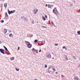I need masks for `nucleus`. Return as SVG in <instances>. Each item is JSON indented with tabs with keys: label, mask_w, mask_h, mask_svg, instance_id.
Instances as JSON below:
<instances>
[{
	"label": "nucleus",
	"mask_w": 80,
	"mask_h": 80,
	"mask_svg": "<svg viewBox=\"0 0 80 80\" xmlns=\"http://www.w3.org/2000/svg\"><path fill=\"white\" fill-rule=\"evenodd\" d=\"M55 73H56V74H58V72H56Z\"/></svg>",
	"instance_id": "48"
},
{
	"label": "nucleus",
	"mask_w": 80,
	"mask_h": 80,
	"mask_svg": "<svg viewBox=\"0 0 80 80\" xmlns=\"http://www.w3.org/2000/svg\"><path fill=\"white\" fill-rule=\"evenodd\" d=\"M52 74H53V73H55V71H52Z\"/></svg>",
	"instance_id": "39"
},
{
	"label": "nucleus",
	"mask_w": 80,
	"mask_h": 80,
	"mask_svg": "<svg viewBox=\"0 0 80 80\" xmlns=\"http://www.w3.org/2000/svg\"><path fill=\"white\" fill-rule=\"evenodd\" d=\"M8 11H10L9 10H8Z\"/></svg>",
	"instance_id": "53"
},
{
	"label": "nucleus",
	"mask_w": 80,
	"mask_h": 80,
	"mask_svg": "<svg viewBox=\"0 0 80 80\" xmlns=\"http://www.w3.org/2000/svg\"><path fill=\"white\" fill-rule=\"evenodd\" d=\"M52 12L54 13V14H56V15H57L58 14V11L57 10V8H55L53 9Z\"/></svg>",
	"instance_id": "1"
},
{
	"label": "nucleus",
	"mask_w": 80,
	"mask_h": 80,
	"mask_svg": "<svg viewBox=\"0 0 80 80\" xmlns=\"http://www.w3.org/2000/svg\"><path fill=\"white\" fill-rule=\"evenodd\" d=\"M42 28H47V27L46 26H42Z\"/></svg>",
	"instance_id": "20"
},
{
	"label": "nucleus",
	"mask_w": 80,
	"mask_h": 80,
	"mask_svg": "<svg viewBox=\"0 0 80 80\" xmlns=\"http://www.w3.org/2000/svg\"><path fill=\"white\" fill-rule=\"evenodd\" d=\"M42 20H44L45 21V20H46V18H45V17H42Z\"/></svg>",
	"instance_id": "13"
},
{
	"label": "nucleus",
	"mask_w": 80,
	"mask_h": 80,
	"mask_svg": "<svg viewBox=\"0 0 80 80\" xmlns=\"http://www.w3.org/2000/svg\"><path fill=\"white\" fill-rule=\"evenodd\" d=\"M48 72L49 73H50V74H52V71H48Z\"/></svg>",
	"instance_id": "10"
},
{
	"label": "nucleus",
	"mask_w": 80,
	"mask_h": 80,
	"mask_svg": "<svg viewBox=\"0 0 80 80\" xmlns=\"http://www.w3.org/2000/svg\"><path fill=\"white\" fill-rule=\"evenodd\" d=\"M46 7H47L48 6V5L47 4L46 5Z\"/></svg>",
	"instance_id": "51"
},
{
	"label": "nucleus",
	"mask_w": 80,
	"mask_h": 80,
	"mask_svg": "<svg viewBox=\"0 0 80 80\" xmlns=\"http://www.w3.org/2000/svg\"><path fill=\"white\" fill-rule=\"evenodd\" d=\"M13 13V11H11V14Z\"/></svg>",
	"instance_id": "41"
},
{
	"label": "nucleus",
	"mask_w": 80,
	"mask_h": 80,
	"mask_svg": "<svg viewBox=\"0 0 80 80\" xmlns=\"http://www.w3.org/2000/svg\"><path fill=\"white\" fill-rule=\"evenodd\" d=\"M5 17H7V18L8 17V14H7V12H5Z\"/></svg>",
	"instance_id": "7"
},
{
	"label": "nucleus",
	"mask_w": 80,
	"mask_h": 80,
	"mask_svg": "<svg viewBox=\"0 0 80 80\" xmlns=\"http://www.w3.org/2000/svg\"><path fill=\"white\" fill-rule=\"evenodd\" d=\"M8 13L9 15H10L11 14V11H8Z\"/></svg>",
	"instance_id": "12"
},
{
	"label": "nucleus",
	"mask_w": 80,
	"mask_h": 80,
	"mask_svg": "<svg viewBox=\"0 0 80 80\" xmlns=\"http://www.w3.org/2000/svg\"><path fill=\"white\" fill-rule=\"evenodd\" d=\"M73 57H75L73 56Z\"/></svg>",
	"instance_id": "62"
},
{
	"label": "nucleus",
	"mask_w": 80,
	"mask_h": 80,
	"mask_svg": "<svg viewBox=\"0 0 80 80\" xmlns=\"http://www.w3.org/2000/svg\"><path fill=\"white\" fill-rule=\"evenodd\" d=\"M24 18V17L23 16H21V19H22V20H23Z\"/></svg>",
	"instance_id": "21"
},
{
	"label": "nucleus",
	"mask_w": 80,
	"mask_h": 80,
	"mask_svg": "<svg viewBox=\"0 0 80 80\" xmlns=\"http://www.w3.org/2000/svg\"><path fill=\"white\" fill-rule=\"evenodd\" d=\"M2 6H3V5L2 4V6H1V7H2Z\"/></svg>",
	"instance_id": "52"
},
{
	"label": "nucleus",
	"mask_w": 80,
	"mask_h": 80,
	"mask_svg": "<svg viewBox=\"0 0 80 80\" xmlns=\"http://www.w3.org/2000/svg\"><path fill=\"white\" fill-rule=\"evenodd\" d=\"M58 43L55 44V46H58Z\"/></svg>",
	"instance_id": "33"
},
{
	"label": "nucleus",
	"mask_w": 80,
	"mask_h": 80,
	"mask_svg": "<svg viewBox=\"0 0 80 80\" xmlns=\"http://www.w3.org/2000/svg\"><path fill=\"white\" fill-rule=\"evenodd\" d=\"M65 58L66 59V60H68V58H67V57H66V58Z\"/></svg>",
	"instance_id": "32"
},
{
	"label": "nucleus",
	"mask_w": 80,
	"mask_h": 80,
	"mask_svg": "<svg viewBox=\"0 0 80 80\" xmlns=\"http://www.w3.org/2000/svg\"><path fill=\"white\" fill-rule=\"evenodd\" d=\"M36 11L37 12V10H36Z\"/></svg>",
	"instance_id": "63"
},
{
	"label": "nucleus",
	"mask_w": 80,
	"mask_h": 80,
	"mask_svg": "<svg viewBox=\"0 0 80 80\" xmlns=\"http://www.w3.org/2000/svg\"><path fill=\"white\" fill-rule=\"evenodd\" d=\"M18 50H20V47H19L18 48Z\"/></svg>",
	"instance_id": "38"
},
{
	"label": "nucleus",
	"mask_w": 80,
	"mask_h": 80,
	"mask_svg": "<svg viewBox=\"0 0 80 80\" xmlns=\"http://www.w3.org/2000/svg\"><path fill=\"white\" fill-rule=\"evenodd\" d=\"M47 65H45L44 67L45 68H47Z\"/></svg>",
	"instance_id": "30"
},
{
	"label": "nucleus",
	"mask_w": 80,
	"mask_h": 80,
	"mask_svg": "<svg viewBox=\"0 0 80 80\" xmlns=\"http://www.w3.org/2000/svg\"><path fill=\"white\" fill-rule=\"evenodd\" d=\"M0 43H2V41H0Z\"/></svg>",
	"instance_id": "55"
},
{
	"label": "nucleus",
	"mask_w": 80,
	"mask_h": 80,
	"mask_svg": "<svg viewBox=\"0 0 80 80\" xmlns=\"http://www.w3.org/2000/svg\"><path fill=\"white\" fill-rule=\"evenodd\" d=\"M45 41H44V42H44V45H45Z\"/></svg>",
	"instance_id": "45"
},
{
	"label": "nucleus",
	"mask_w": 80,
	"mask_h": 80,
	"mask_svg": "<svg viewBox=\"0 0 80 80\" xmlns=\"http://www.w3.org/2000/svg\"><path fill=\"white\" fill-rule=\"evenodd\" d=\"M50 7H52V5H50Z\"/></svg>",
	"instance_id": "50"
},
{
	"label": "nucleus",
	"mask_w": 80,
	"mask_h": 80,
	"mask_svg": "<svg viewBox=\"0 0 80 80\" xmlns=\"http://www.w3.org/2000/svg\"><path fill=\"white\" fill-rule=\"evenodd\" d=\"M12 11L13 13H14V12H15V10H14L13 11Z\"/></svg>",
	"instance_id": "40"
},
{
	"label": "nucleus",
	"mask_w": 80,
	"mask_h": 80,
	"mask_svg": "<svg viewBox=\"0 0 80 80\" xmlns=\"http://www.w3.org/2000/svg\"><path fill=\"white\" fill-rule=\"evenodd\" d=\"M67 57V55H64L63 56V57L65 58Z\"/></svg>",
	"instance_id": "27"
},
{
	"label": "nucleus",
	"mask_w": 80,
	"mask_h": 80,
	"mask_svg": "<svg viewBox=\"0 0 80 80\" xmlns=\"http://www.w3.org/2000/svg\"><path fill=\"white\" fill-rule=\"evenodd\" d=\"M37 42H38V40H36V39H35L34 41V43H37Z\"/></svg>",
	"instance_id": "18"
},
{
	"label": "nucleus",
	"mask_w": 80,
	"mask_h": 80,
	"mask_svg": "<svg viewBox=\"0 0 80 80\" xmlns=\"http://www.w3.org/2000/svg\"><path fill=\"white\" fill-rule=\"evenodd\" d=\"M4 7L5 8H6V7H7V3H5L4 4Z\"/></svg>",
	"instance_id": "8"
},
{
	"label": "nucleus",
	"mask_w": 80,
	"mask_h": 80,
	"mask_svg": "<svg viewBox=\"0 0 80 80\" xmlns=\"http://www.w3.org/2000/svg\"><path fill=\"white\" fill-rule=\"evenodd\" d=\"M52 58V59H54V58Z\"/></svg>",
	"instance_id": "56"
},
{
	"label": "nucleus",
	"mask_w": 80,
	"mask_h": 80,
	"mask_svg": "<svg viewBox=\"0 0 80 80\" xmlns=\"http://www.w3.org/2000/svg\"><path fill=\"white\" fill-rule=\"evenodd\" d=\"M26 45H27V44H30V42H28V41H27L26 42Z\"/></svg>",
	"instance_id": "14"
},
{
	"label": "nucleus",
	"mask_w": 80,
	"mask_h": 80,
	"mask_svg": "<svg viewBox=\"0 0 80 80\" xmlns=\"http://www.w3.org/2000/svg\"><path fill=\"white\" fill-rule=\"evenodd\" d=\"M11 60H14V57H12L11 58H10Z\"/></svg>",
	"instance_id": "19"
},
{
	"label": "nucleus",
	"mask_w": 80,
	"mask_h": 80,
	"mask_svg": "<svg viewBox=\"0 0 80 80\" xmlns=\"http://www.w3.org/2000/svg\"><path fill=\"white\" fill-rule=\"evenodd\" d=\"M36 49H35L34 48H33L32 49V51H33V52H35V51Z\"/></svg>",
	"instance_id": "16"
},
{
	"label": "nucleus",
	"mask_w": 80,
	"mask_h": 80,
	"mask_svg": "<svg viewBox=\"0 0 80 80\" xmlns=\"http://www.w3.org/2000/svg\"><path fill=\"white\" fill-rule=\"evenodd\" d=\"M0 52L2 53H3V54H5V52H4V49H0Z\"/></svg>",
	"instance_id": "3"
},
{
	"label": "nucleus",
	"mask_w": 80,
	"mask_h": 80,
	"mask_svg": "<svg viewBox=\"0 0 80 80\" xmlns=\"http://www.w3.org/2000/svg\"><path fill=\"white\" fill-rule=\"evenodd\" d=\"M48 8H51L50 7V4H48Z\"/></svg>",
	"instance_id": "26"
},
{
	"label": "nucleus",
	"mask_w": 80,
	"mask_h": 80,
	"mask_svg": "<svg viewBox=\"0 0 80 80\" xmlns=\"http://www.w3.org/2000/svg\"><path fill=\"white\" fill-rule=\"evenodd\" d=\"M23 20H24V22H27V19L26 18H25V17L24 18Z\"/></svg>",
	"instance_id": "9"
},
{
	"label": "nucleus",
	"mask_w": 80,
	"mask_h": 80,
	"mask_svg": "<svg viewBox=\"0 0 80 80\" xmlns=\"http://www.w3.org/2000/svg\"><path fill=\"white\" fill-rule=\"evenodd\" d=\"M34 13V14H37V12H35Z\"/></svg>",
	"instance_id": "35"
},
{
	"label": "nucleus",
	"mask_w": 80,
	"mask_h": 80,
	"mask_svg": "<svg viewBox=\"0 0 80 80\" xmlns=\"http://www.w3.org/2000/svg\"><path fill=\"white\" fill-rule=\"evenodd\" d=\"M77 33L78 34V35H80V31H78L77 32Z\"/></svg>",
	"instance_id": "17"
},
{
	"label": "nucleus",
	"mask_w": 80,
	"mask_h": 80,
	"mask_svg": "<svg viewBox=\"0 0 80 80\" xmlns=\"http://www.w3.org/2000/svg\"><path fill=\"white\" fill-rule=\"evenodd\" d=\"M74 80H78V78L77 76L74 77L73 78Z\"/></svg>",
	"instance_id": "6"
},
{
	"label": "nucleus",
	"mask_w": 80,
	"mask_h": 80,
	"mask_svg": "<svg viewBox=\"0 0 80 80\" xmlns=\"http://www.w3.org/2000/svg\"><path fill=\"white\" fill-rule=\"evenodd\" d=\"M2 0V1H4V0Z\"/></svg>",
	"instance_id": "58"
},
{
	"label": "nucleus",
	"mask_w": 80,
	"mask_h": 80,
	"mask_svg": "<svg viewBox=\"0 0 80 80\" xmlns=\"http://www.w3.org/2000/svg\"><path fill=\"white\" fill-rule=\"evenodd\" d=\"M16 71H19V69L17 68L16 69Z\"/></svg>",
	"instance_id": "29"
},
{
	"label": "nucleus",
	"mask_w": 80,
	"mask_h": 80,
	"mask_svg": "<svg viewBox=\"0 0 80 80\" xmlns=\"http://www.w3.org/2000/svg\"><path fill=\"white\" fill-rule=\"evenodd\" d=\"M3 47H4V48H6V47H5V46H3Z\"/></svg>",
	"instance_id": "49"
},
{
	"label": "nucleus",
	"mask_w": 80,
	"mask_h": 80,
	"mask_svg": "<svg viewBox=\"0 0 80 80\" xmlns=\"http://www.w3.org/2000/svg\"><path fill=\"white\" fill-rule=\"evenodd\" d=\"M61 77L62 78H63V77H64V76H63V75H61Z\"/></svg>",
	"instance_id": "37"
},
{
	"label": "nucleus",
	"mask_w": 80,
	"mask_h": 80,
	"mask_svg": "<svg viewBox=\"0 0 80 80\" xmlns=\"http://www.w3.org/2000/svg\"><path fill=\"white\" fill-rule=\"evenodd\" d=\"M52 70H53V71H54V72H55V68H49L48 69V71H52Z\"/></svg>",
	"instance_id": "2"
},
{
	"label": "nucleus",
	"mask_w": 80,
	"mask_h": 80,
	"mask_svg": "<svg viewBox=\"0 0 80 80\" xmlns=\"http://www.w3.org/2000/svg\"><path fill=\"white\" fill-rule=\"evenodd\" d=\"M4 33L5 34H6V33H7V29H5V30H4Z\"/></svg>",
	"instance_id": "11"
},
{
	"label": "nucleus",
	"mask_w": 80,
	"mask_h": 80,
	"mask_svg": "<svg viewBox=\"0 0 80 80\" xmlns=\"http://www.w3.org/2000/svg\"><path fill=\"white\" fill-rule=\"evenodd\" d=\"M39 52H41V49H40L39 51Z\"/></svg>",
	"instance_id": "46"
},
{
	"label": "nucleus",
	"mask_w": 80,
	"mask_h": 80,
	"mask_svg": "<svg viewBox=\"0 0 80 80\" xmlns=\"http://www.w3.org/2000/svg\"><path fill=\"white\" fill-rule=\"evenodd\" d=\"M31 35V37H33V35H32V34Z\"/></svg>",
	"instance_id": "47"
},
{
	"label": "nucleus",
	"mask_w": 80,
	"mask_h": 80,
	"mask_svg": "<svg viewBox=\"0 0 80 80\" xmlns=\"http://www.w3.org/2000/svg\"><path fill=\"white\" fill-rule=\"evenodd\" d=\"M52 6H53V5H52Z\"/></svg>",
	"instance_id": "60"
},
{
	"label": "nucleus",
	"mask_w": 80,
	"mask_h": 80,
	"mask_svg": "<svg viewBox=\"0 0 80 80\" xmlns=\"http://www.w3.org/2000/svg\"><path fill=\"white\" fill-rule=\"evenodd\" d=\"M37 11H38V10L37 9Z\"/></svg>",
	"instance_id": "61"
},
{
	"label": "nucleus",
	"mask_w": 80,
	"mask_h": 80,
	"mask_svg": "<svg viewBox=\"0 0 80 80\" xmlns=\"http://www.w3.org/2000/svg\"><path fill=\"white\" fill-rule=\"evenodd\" d=\"M51 24L52 25H54V23H53V22L52 21H51Z\"/></svg>",
	"instance_id": "25"
},
{
	"label": "nucleus",
	"mask_w": 80,
	"mask_h": 80,
	"mask_svg": "<svg viewBox=\"0 0 80 80\" xmlns=\"http://www.w3.org/2000/svg\"><path fill=\"white\" fill-rule=\"evenodd\" d=\"M65 49L66 50H67V48H65Z\"/></svg>",
	"instance_id": "44"
},
{
	"label": "nucleus",
	"mask_w": 80,
	"mask_h": 80,
	"mask_svg": "<svg viewBox=\"0 0 80 80\" xmlns=\"http://www.w3.org/2000/svg\"><path fill=\"white\" fill-rule=\"evenodd\" d=\"M12 34L10 33V34H9V36L10 37H12Z\"/></svg>",
	"instance_id": "22"
},
{
	"label": "nucleus",
	"mask_w": 80,
	"mask_h": 80,
	"mask_svg": "<svg viewBox=\"0 0 80 80\" xmlns=\"http://www.w3.org/2000/svg\"><path fill=\"white\" fill-rule=\"evenodd\" d=\"M32 24H34V21L32 20Z\"/></svg>",
	"instance_id": "28"
},
{
	"label": "nucleus",
	"mask_w": 80,
	"mask_h": 80,
	"mask_svg": "<svg viewBox=\"0 0 80 80\" xmlns=\"http://www.w3.org/2000/svg\"><path fill=\"white\" fill-rule=\"evenodd\" d=\"M43 42V41H38V44H39V42H40V43H41V42Z\"/></svg>",
	"instance_id": "31"
},
{
	"label": "nucleus",
	"mask_w": 80,
	"mask_h": 80,
	"mask_svg": "<svg viewBox=\"0 0 80 80\" xmlns=\"http://www.w3.org/2000/svg\"><path fill=\"white\" fill-rule=\"evenodd\" d=\"M6 51L7 53H10V52H9V51H8V49L6 50Z\"/></svg>",
	"instance_id": "23"
},
{
	"label": "nucleus",
	"mask_w": 80,
	"mask_h": 80,
	"mask_svg": "<svg viewBox=\"0 0 80 80\" xmlns=\"http://www.w3.org/2000/svg\"><path fill=\"white\" fill-rule=\"evenodd\" d=\"M33 12H35V11L34 10V11H33Z\"/></svg>",
	"instance_id": "57"
},
{
	"label": "nucleus",
	"mask_w": 80,
	"mask_h": 80,
	"mask_svg": "<svg viewBox=\"0 0 80 80\" xmlns=\"http://www.w3.org/2000/svg\"><path fill=\"white\" fill-rule=\"evenodd\" d=\"M53 25V26H54V27H56L55 26V25H54V24Z\"/></svg>",
	"instance_id": "54"
},
{
	"label": "nucleus",
	"mask_w": 80,
	"mask_h": 80,
	"mask_svg": "<svg viewBox=\"0 0 80 80\" xmlns=\"http://www.w3.org/2000/svg\"><path fill=\"white\" fill-rule=\"evenodd\" d=\"M65 48V47L64 46L62 47L63 49H64V48Z\"/></svg>",
	"instance_id": "34"
},
{
	"label": "nucleus",
	"mask_w": 80,
	"mask_h": 80,
	"mask_svg": "<svg viewBox=\"0 0 80 80\" xmlns=\"http://www.w3.org/2000/svg\"><path fill=\"white\" fill-rule=\"evenodd\" d=\"M51 57V56L50 55V53L47 54V57H48V58H49V59H50Z\"/></svg>",
	"instance_id": "5"
},
{
	"label": "nucleus",
	"mask_w": 80,
	"mask_h": 80,
	"mask_svg": "<svg viewBox=\"0 0 80 80\" xmlns=\"http://www.w3.org/2000/svg\"><path fill=\"white\" fill-rule=\"evenodd\" d=\"M78 68H80V64L78 65Z\"/></svg>",
	"instance_id": "43"
},
{
	"label": "nucleus",
	"mask_w": 80,
	"mask_h": 80,
	"mask_svg": "<svg viewBox=\"0 0 80 80\" xmlns=\"http://www.w3.org/2000/svg\"><path fill=\"white\" fill-rule=\"evenodd\" d=\"M5 50L6 51L7 50H8L7 49V48H5Z\"/></svg>",
	"instance_id": "42"
},
{
	"label": "nucleus",
	"mask_w": 80,
	"mask_h": 80,
	"mask_svg": "<svg viewBox=\"0 0 80 80\" xmlns=\"http://www.w3.org/2000/svg\"><path fill=\"white\" fill-rule=\"evenodd\" d=\"M32 44H30V43L29 44H27V47L29 48H31V47H32Z\"/></svg>",
	"instance_id": "4"
},
{
	"label": "nucleus",
	"mask_w": 80,
	"mask_h": 80,
	"mask_svg": "<svg viewBox=\"0 0 80 80\" xmlns=\"http://www.w3.org/2000/svg\"><path fill=\"white\" fill-rule=\"evenodd\" d=\"M38 50L36 49L34 52H36V53H38Z\"/></svg>",
	"instance_id": "15"
},
{
	"label": "nucleus",
	"mask_w": 80,
	"mask_h": 80,
	"mask_svg": "<svg viewBox=\"0 0 80 80\" xmlns=\"http://www.w3.org/2000/svg\"><path fill=\"white\" fill-rule=\"evenodd\" d=\"M1 23H3V22H4V20H2L1 21Z\"/></svg>",
	"instance_id": "24"
},
{
	"label": "nucleus",
	"mask_w": 80,
	"mask_h": 80,
	"mask_svg": "<svg viewBox=\"0 0 80 80\" xmlns=\"http://www.w3.org/2000/svg\"><path fill=\"white\" fill-rule=\"evenodd\" d=\"M45 18H47V15H45Z\"/></svg>",
	"instance_id": "36"
},
{
	"label": "nucleus",
	"mask_w": 80,
	"mask_h": 80,
	"mask_svg": "<svg viewBox=\"0 0 80 80\" xmlns=\"http://www.w3.org/2000/svg\"><path fill=\"white\" fill-rule=\"evenodd\" d=\"M41 45H43V44H42Z\"/></svg>",
	"instance_id": "59"
}]
</instances>
